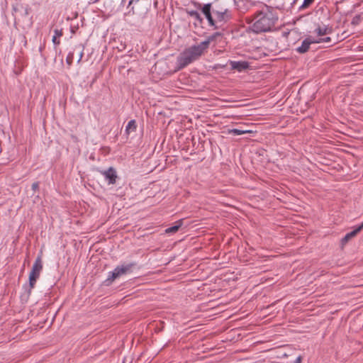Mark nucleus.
<instances>
[{
	"instance_id": "obj_1",
	"label": "nucleus",
	"mask_w": 363,
	"mask_h": 363,
	"mask_svg": "<svg viewBox=\"0 0 363 363\" xmlns=\"http://www.w3.org/2000/svg\"><path fill=\"white\" fill-rule=\"evenodd\" d=\"M278 18L274 12V9L264 5L262 9L257 13L252 29L255 33L267 32L271 30L274 26Z\"/></svg>"
},
{
	"instance_id": "obj_2",
	"label": "nucleus",
	"mask_w": 363,
	"mask_h": 363,
	"mask_svg": "<svg viewBox=\"0 0 363 363\" xmlns=\"http://www.w3.org/2000/svg\"><path fill=\"white\" fill-rule=\"evenodd\" d=\"M212 40L213 38L209 37L199 44L192 45L185 49L178 57L177 64L179 68L182 69L199 59L208 49Z\"/></svg>"
},
{
	"instance_id": "obj_3",
	"label": "nucleus",
	"mask_w": 363,
	"mask_h": 363,
	"mask_svg": "<svg viewBox=\"0 0 363 363\" xmlns=\"http://www.w3.org/2000/svg\"><path fill=\"white\" fill-rule=\"evenodd\" d=\"M133 266V264L131 263H123L118 265L113 271L108 272L106 282L107 284H110L116 279L129 274Z\"/></svg>"
},
{
	"instance_id": "obj_4",
	"label": "nucleus",
	"mask_w": 363,
	"mask_h": 363,
	"mask_svg": "<svg viewBox=\"0 0 363 363\" xmlns=\"http://www.w3.org/2000/svg\"><path fill=\"white\" fill-rule=\"evenodd\" d=\"M43 269V263L41 256H38L33 264L32 269L29 274V285L30 288H33L37 279L40 277Z\"/></svg>"
},
{
	"instance_id": "obj_5",
	"label": "nucleus",
	"mask_w": 363,
	"mask_h": 363,
	"mask_svg": "<svg viewBox=\"0 0 363 363\" xmlns=\"http://www.w3.org/2000/svg\"><path fill=\"white\" fill-rule=\"evenodd\" d=\"M108 184H114L117 178V174L114 168L109 167L107 170L101 172Z\"/></svg>"
},
{
	"instance_id": "obj_6",
	"label": "nucleus",
	"mask_w": 363,
	"mask_h": 363,
	"mask_svg": "<svg viewBox=\"0 0 363 363\" xmlns=\"http://www.w3.org/2000/svg\"><path fill=\"white\" fill-rule=\"evenodd\" d=\"M315 42L314 37L309 36L302 41L301 45L296 50L298 53H305L308 50L311 44H315Z\"/></svg>"
},
{
	"instance_id": "obj_7",
	"label": "nucleus",
	"mask_w": 363,
	"mask_h": 363,
	"mask_svg": "<svg viewBox=\"0 0 363 363\" xmlns=\"http://www.w3.org/2000/svg\"><path fill=\"white\" fill-rule=\"evenodd\" d=\"M213 13L215 18L219 22H226L230 18V13L228 9H224L223 11H213Z\"/></svg>"
},
{
	"instance_id": "obj_8",
	"label": "nucleus",
	"mask_w": 363,
	"mask_h": 363,
	"mask_svg": "<svg viewBox=\"0 0 363 363\" xmlns=\"http://www.w3.org/2000/svg\"><path fill=\"white\" fill-rule=\"evenodd\" d=\"M229 65L233 69H236L238 72H242L248 68L249 64L245 61H229Z\"/></svg>"
},
{
	"instance_id": "obj_9",
	"label": "nucleus",
	"mask_w": 363,
	"mask_h": 363,
	"mask_svg": "<svg viewBox=\"0 0 363 363\" xmlns=\"http://www.w3.org/2000/svg\"><path fill=\"white\" fill-rule=\"evenodd\" d=\"M314 33L318 36L321 37L332 33V29L325 25L318 26L314 30Z\"/></svg>"
},
{
	"instance_id": "obj_10",
	"label": "nucleus",
	"mask_w": 363,
	"mask_h": 363,
	"mask_svg": "<svg viewBox=\"0 0 363 363\" xmlns=\"http://www.w3.org/2000/svg\"><path fill=\"white\" fill-rule=\"evenodd\" d=\"M136 128H137V125H136L135 121V120H130L128 123V124H127V125L125 127V131L126 134L129 135L131 131L136 130Z\"/></svg>"
},
{
	"instance_id": "obj_11",
	"label": "nucleus",
	"mask_w": 363,
	"mask_h": 363,
	"mask_svg": "<svg viewBox=\"0 0 363 363\" xmlns=\"http://www.w3.org/2000/svg\"><path fill=\"white\" fill-rule=\"evenodd\" d=\"M62 35V30L55 29L54 30V35L52 36V41L54 45H60V42L59 40H57L58 38H60Z\"/></svg>"
},
{
	"instance_id": "obj_12",
	"label": "nucleus",
	"mask_w": 363,
	"mask_h": 363,
	"mask_svg": "<svg viewBox=\"0 0 363 363\" xmlns=\"http://www.w3.org/2000/svg\"><path fill=\"white\" fill-rule=\"evenodd\" d=\"M181 225H182V221L179 220L177 222V224H176L172 227L167 228L165 230L166 233L172 234V233H176L179 230V228L181 227Z\"/></svg>"
},
{
	"instance_id": "obj_13",
	"label": "nucleus",
	"mask_w": 363,
	"mask_h": 363,
	"mask_svg": "<svg viewBox=\"0 0 363 363\" xmlns=\"http://www.w3.org/2000/svg\"><path fill=\"white\" fill-rule=\"evenodd\" d=\"M359 232V230H357V228H356L354 230L347 233L345 235V237L342 238V242H347L352 238L354 237Z\"/></svg>"
},
{
	"instance_id": "obj_14",
	"label": "nucleus",
	"mask_w": 363,
	"mask_h": 363,
	"mask_svg": "<svg viewBox=\"0 0 363 363\" xmlns=\"http://www.w3.org/2000/svg\"><path fill=\"white\" fill-rule=\"evenodd\" d=\"M247 133H248V130H244L238 128H233L228 130V133L233 134L234 135H241Z\"/></svg>"
},
{
	"instance_id": "obj_15",
	"label": "nucleus",
	"mask_w": 363,
	"mask_h": 363,
	"mask_svg": "<svg viewBox=\"0 0 363 363\" xmlns=\"http://www.w3.org/2000/svg\"><path fill=\"white\" fill-rule=\"evenodd\" d=\"M188 13H189L190 16H191L192 18H195L196 20H197L199 21H202L201 15H200V13L198 11L192 10V11H189Z\"/></svg>"
},
{
	"instance_id": "obj_16",
	"label": "nucleus",
	"mask_w": 363,
	"mask_h": 363,
	"mask_svg": "<svg viewBox=\"0 0 363 363\" xmlns=\"http://www.w3.org/2000/svg\"><path fill=\"white\" fill-rule=\"evenodd\" d=\"M211 4H204L203 6L201 8V11L205 16L209 15L211 13Z\"/></svg>"
},
{
	"instance_id": "obj_17",
	"label": "nucleus",
	"mask_w": 363,
	"mask_h": 363,
	"mask_svg": "<svg viewBox=\"0 0 363 363\" xmlns=\"http://www.w3.org/2000/svg\"><path fill=\"white\" fill-rule=\"evenodd\" d=\"M314 40L318 41V42H315V44L322 43H330L331 41V38L330 37H325V38H315L314 37Z\"/></svg>"
},
{
	"instance_id": "obj_18",
	"label": "nucleus",
	"mask_w": 363,
	"mask_h": 363,
	"mask_svg": "<svg viewBox=\"0 0 363 363\" xmlns=\"http://www.w3.org/2000/svg\"><path fill=\"white\" fill-rule=\"evenodd\" d=\"M314 0H304L301 8H306L309 6Z\"/></svg>"
},
{
	"instance_id": "obj_19",
	"label": "nucleus",
	"mask_w": 363,
	"mask_h": 363,
	"mask_svg": "<svg viewBox=\"0 0 363 363\" xmlns=\"http://www.w3.org/2000/svg\"><path fill=\"white\" fill-rule=\"evenodd\" d=\"M38 186H39L38 183L35 182V183H33V184H32V189H33V191H35L36 189H38Z\"/></svg>"
},
{
	"instance_id": "obj_20",
	"label": "nucleus",
	"mask_w": 363,
	"mask_h": 363,
	"mask_svg": "<svg viewBox=\"0 0 363 363\" xmlns=\"http://www.w3.org/2000/svg\"><path fill=\"white\" fill-rule=\"evenodd\" d=\"M302 358L301 356L296 357L295 361L293 363H301Z\"/></svg>"
},
{
	"instance_id": "obj_21",
	"label": "nucleus",
	"mask_w": 363,
	"mask_h": 363,
	"mask_svg": "<svg viewBox=\"0 0 363 363\" xmlns=\"http://www.w3.org/2000/svg\"><path fill=\"white\" fill-rule=\"evenodd\" d=\"M208 21L209 25H211V26L215 25V22H214L213 17L210 19H208Z\"/></svg>"
},
{
	"instance_id": "obj_22",
	"label": "nucleus",
	"mask_w": 363,
	"mask_h": 363,
	"mask_svg": "<svg viewBox=\"0 0 363 363\" xmlns=\"http://www.w3.org/2000/svg\"><path fill=\"white\" fill-rule=\"evenodd\" d=\"M208 21L209 25H211V26L215 25V22H214L213 17L210 19H208Z\"/></svg>"
},
{
	"instance_id": "obj_23",
	"label": "nucleus",
	"mask_w": 363,
	"mask_h": 363,
	"mask_svg": "<svg viewBox=\"0 0 363 363\" xmlns=\"http://www.w3.org/2000/svg\"><path fill=\"white\" fill-rule=\"evenodd\" d=\"M83 57V52L82 51L80 53H79V56H78V60H77V63H79L80 61L82 60V58Z\"/></svg>"
},
{
	"instance_id": "obj_24",
	"label": "nucleus",
	"mask_w": 363,
	"mask_h": 363,
	"mask_svg": "<svg viewBox=\"0 0 363 363\" xmlns=\"http://www.w3.org/2000/svg\"><path fill=\"white\" fill-rule=\"evenodd\" d=\"M71 62H72V58H71L70 55H69L67 56V62L68 64H70V63H71Z\"/></svg>"
},
{
	"instance_id": "obj_25",
	"label": "nucleus",
	"mask_w": 363,
	"mask_h": 363,
	"mask_svg": "<svg viewBox=\"0 0 363 363\" xmlns=\"http://www.w3.org/2000/svg\"><path fill=\"white\" fill-rule=\"evenodd\" d=\"M357 230H359V231L363 228V221L361 225H359V226L357 227Z\"/></svg>"
},
{
	"instance_id": "obj_26",
	"label": "nucleus",
	"mask_w": 363,
	"mask_h": 363,
	"mask_svg": "<svg viewBox=\"0 0 363 363\" xmlns=\"http://www.w3.org/2000/svg\"><path fill=\"white\" fill-rule=\"evenodd\" d=\"M206 16V18H207V20H208V19H210V18H212L211 13V14H209V15H206V16Z\"/></svg>"
},
{
	"instance_id": "obj_27",
	"label": "nucleus",
	"mask_w": 363,
	"mask_h": 363,
	"mask_svg": "<svg viewBox=\"0 0 363 363\" xmlns=\"http://www.w3.org/2000/svg\"><path fill=\"white\" fill-rule=\"evenodd\" d=\"M139 1V0H131V1H130V4H131L133 1Z\"/></svg>"
}]
</instances>
